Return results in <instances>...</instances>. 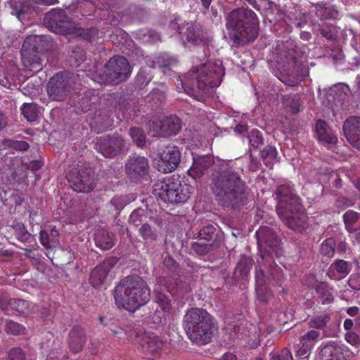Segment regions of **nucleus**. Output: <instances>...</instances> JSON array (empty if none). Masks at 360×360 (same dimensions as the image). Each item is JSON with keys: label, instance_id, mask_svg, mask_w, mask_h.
Listing matches in <instances>:
<instances>
[{"label": "nucleus", "instance_id": "f257e3e1", "mask_svg": "<svg viewBox=\"0 0 360 360\" xmlns=\"http://www.w3.org/2000/svg\"><path fill=\"white\" fill-rule=\"evenodd\" d=\"M224 75L221 60L214 59L202 63L200 68H193L182 77H179L181 89L188 95L195 96V91L208 94L209 89L217 87Z\"/></svg>", "mask_w": 360, "mask_h": 360}, {"label": "nucleus", "instance_id": "f03ea898", "mask_svg": "<svg viewBox=\"0 0 360 360\" xmlns=\"http://www.w3.org/2000/svg\"><path fill=\"white\" fill-rule=\"evenodd\" d=\"M278 200L277 213L280 219L291 229L302 231L306 227V215L302 212L300 198L290 184L280 185L276 191Z\"/></svg>", "mask_w": 360, "mask_h": 360}, {"label": "nucleus", "instance_id": "7ed1b4c3", "mask_svg": "<svg viewBox=\"0 0 360 360\" xmlns=\"http://www.w3.org/2000/svg\"><path fill=\"white\" fill-rule=\"evenodd\" d=\"M114 299L119 308L134 311L148 302L150 290L140 276H127L115 287Z\"/></svg>", "mask_w": 360, "mask_h": 360}, {"label": "nucleus", "instance_id": "20e7f679", "mask_svg": "<svg viewBox=\"0 0 360 360\" xmlns=\"http://www.w3.org/2000/svg\"><path fill=\"white\" fill-rule=\"evenodd\" d=\"M258 19L256 14L248 8H238L227 17L226 27L229 37L235 44L248 43L257 36Z\"/></svg>", "mask_w": 360, "mask_h": 360}, {"label": "nucleus", "instance_id": "39448f33", "mask_svg": "<svg viewBox=\"0 0 360 360\" xmlns=\"http://www.w3.org/2000/svg\"><path fill=\"white\" fill-rule=\"evenodd\" d=\"M212 190L219 203L234 207L243 198L245 185L237 174L224 170L213 179Z\"/></svg>", "mask_w": 360, "mask_h": 360}, {"label": "nucleus", "instance_id": "423d86ee", "mask_svg": "<svg viewBox=\"0 0 360 360\" xmlns=\"http://www.w3.org/2000/svg\"><path fill=\"white\" fill-rule=\"evenodd\" d=\"M184 325L189 339L198 345L209 343L216 330L213 319L202 309L188 311L184 317Z\"/></svg>", "mask_w": 360, "mask_h": 360}, {"label": "nucleus", "instance_id": "0eeeda50", "mask_svg": "<svg viewBox=\"0 0 360 360\" xmlns=\"http://www.w3.org/2000/svg\"><path fill=\"white\" fill-rule=\"evenodd\" d=\"M193 191L190 185L182 184L178 177H168L154 186V194L164 202L181 203L186 202Z\"/></svg>", "mask_w": 360, "mask_h": 360}, {"label": "nucleus", "instance_id": "6e6552de", "mask_svg": "<svg viewBox=\"0 0 360 360\" xmlns=\"http://www.w3.org/2000/svg\"><path fill=\"white\" fill-rule=\"evenodd\" d=\"M131 71V67L124 57L114 56L104 67L103 73L94 75L92 79L100 84H117L124 81L130 75Z\"/></svg>", "mask_w": 360, "mask_h": 360}, {"label": "nucleus", "instance_id": "1a4fd4ad", "mask_svg": "<svg viewBox=\"0 0 360 360\" xmlns=\"http://www.w3.org/2000/svg\"><path fill=\"white\" fill-rule=\"evenodd\" d=\"M44 22L53 32L75 36L82 34L79 27H76L74 22L66 19L63 11H52L46 13Z\"/></svg>", "mask_w": 360, "mask_h": 360}, {"label": "nucleus", "instance_id": "9d476101", "mask_svg": "<svg viewBox=\"0 0 360 360\" xmlns=\"http://www.w3.org/2000/svg\"><path fill=\"white\" fill-rule=\"evenodd\" d=\"M42 40L41 36H29L27 37L22 46L21 56L22 62L25 67L32 71H39L41 69L39 58L37 57V52L39 48V43Z\"/></svg>", "mask_w": 360, "mask_h": 360}, {"label": "nucleus", "instance_id": "9b49d317", "mask_svg": "<svg viewBox=\"0 0 360 360\" xmlns=\"http://www.w3.org/2000/svg\"><path fill=\"white\" fill-rule=\"evenodd\" d=\"M181 153L173 145L165 146L155 160L158 170L162 173L172 172L180 162Z\"/></svg>", "mask_w": 360, "mask_h": 360}, {"label": "nucleus", "instance_id": "f8f14e48", "mask_svg": "<svg viewBox=\"0 0 360 360\" xmlns=\"http://www.w3.org/2000/svg\"><path fill=\"white\" fill-rule=\"evenodd\" d=\"M71 82L72 79L68 78L66 74H56L49 80L47 85V93L49 98L53 101L65 99L70 90L73 89Z\"/></svg>", "mask_w": 360, "mask_h": 360}, {"label": "nucleus", "instance_id": "ddd939ff", "mask_svg": "<svg viewBox=\"0 0 360 360\" xmlns=\"http://www.w3.org/2000/svg\"><path fill=\"white\" fill-rule=\"evenodd\" d=\"M126 143L121 136L101 137L96 143V149L104 157L112 158L124 150Z\"/></svg>", "mask_w": 360, "mask_h": 360}, {"label": "nucleus", "instance_id": "4468645a", "mask_svg": "<svg viewBox=\"0 0 360 360\" xmlns=\"http://www.w3.org/2000/svg\"><path fill=\"white\" fill-rule=\"evenodd\" d=\"M271 277L266 278L264 271L257 269L255 273L256 292L257 295L262 294L266 289V285H281L283 278L281 269L276 265H271Z\"/></svg>", "mask_w": 360, "mask_h": 360}, {"label": "nucleus", "instance_id": "2eb2a0df", "mask_svg": "<svg viewBox=\"0 0 360 360\" xmlns=\"http://www.w3.org/2000/svg\"><path fill=\"white\" fill-rule=\"evenodd\" d=\"M353 356V352L347 346L333 342L320 349L318 360H349Z\"/></svg>", "mask_w": 360, "mask_h": 360}, {"label": "nucleus", "instance_id": "dca6fc26", "mask_svg": "<svg viewBox=\"0 0 360 360\" xmlns=\"http://www.w3.org/2000/svg\"><path fill=\"white\" fill-rule=\"evenodd\" d=\"M68 180L72 189L78 193H89L94 188V183L89 172L70 171L68 174Z\"/></svg>", "mask_w": 360, "mask_h": 360}, {"label": "nucleus", "instance_id": "f3484780", "mask_svg": "<svg viewBox=\"0 0 360 360\" xmlns=\"http://www.w3.org/2000/svg\"><path fill=\"white\" fill-rule=\"evenodd\" d=\"M137 342L140 345L143 352L151 354L155 360L162 354L164 343L156 335L144 333L137 337Z\"/></svg>", "mask_w": 360, "mask_h": 360}, {"label": "nucleus", "instance_id": "a211bd4d", "mask_svg": "<svg viewBox=\"0 0 360 360\" xmlns=\"http://www.w3.org/2000/svg\"><path fill=\"white\" fill-rule=\"evenodd\" d=\"M148 170V160L142 156L130 157L126 164V172L132 180L140 179L147 174Z\"/></svg>", "mask_w": 360, "mask_h": 360}, {"label": "nucleus", "instance_id": "6ab92c4d", "mask_svg": "<svg viewBox=\"0 0 360 360\" xmlns=\"http://www.w3.org/2000/svg\"><path fill=\"white\" fill-rule=\"evenodd\" d=\"M180 120L174 115L162 117L160 128L151 129L152 136H169L176 134L181 129Z\"/></svg>", "mask_w": 360, "mask_h": 360}, {"label": "nucleus", "instance_id": "aec40b11", "mask_svg": "<svg viewBox=\"0 0 360 360\" xmlns=\"http://www.w3.org/2000/svg\"><path fill=\"white\" fill-rule=\"evenodd\" d=\"M343 131L347 140L360 150V117H351L344 123Z\"/></svg>", "mask_w": 360, "mask_h": 360}, {"label": "nucleus", "instance_id": "412c9836", "mask_svg": "<svg viewBox=\"0 0 360 360\" xmlns=\"http://www.w3.org/2000/svg\"><path fill=\"white\" fill-rule=\"evenodd\" d=\"M184 45L187 48L203 46L207 43L208 39L201 36L199 30L191 24H187L186 32L181 36Z\"/></svg>", "mask_w": 360, "mask_h": 360}, {"label": "nucleus", "instance_id": "4be33fe9", "mask_svg": "<svg viewBox=\"0 0 360 360\" xmlns=\"http://www.w3.org/2000/svg\"><path fill=\"white\" fill-rule=\"evenodd\" d=\"M112 267V261L105 260L97 266L90 274V283L94 288L101 286L107 279V276Z\"/></svg>", "mask_w": 360, "mask_h": 360}, {"label": "nucleus", "instance_id": "5701e85b", "mask_svg": "<svg viewBox=\"0 0 360 360\" xmlns=\"http://www.w3.org/2000/svg\"><path fill=\"white\" fill-rule=\"evenodd\" d=\"M213 162L212 157L210 155L193 157V163L188 170V174L193 179L202 176L205 171L212 165Z\"/></svg>", "mask_w": 360, "mask_h": 360}, {"label": "nucleus", "instance_id": "b1692460", "mask_svg": "<svg viewBox=\"0 0 360 360\" xmlns=\"http://www.w3.org/2000/svg\"><path fill=\"white\" fill-rule=\"evenodd\" d=\"M89 122L91 128L97 133L110 128L113 124V120L110 115L108 113H102L101 112H98L96 116L91 117Z\"/></svg>", "mask_w": 360, "mask_h": 360}, {"label": "nucleus", "instance_id": "393cba45", "mask_svg": "<svg viewBox=\"0 0 360 360\" xmlns=\"http://www.w3.org/2000/svg\"><path fill=\"white\" fill-rule=\"evenodd\" d=\"M349 273V268L347 262L340 259L334 262L329 267L328 276L333 280L339 281L345 278Z\"/></svg>", "mask_w": 360, "mask_h": 360}, {"label": "nucleus", "instance_id": "a878e982", "mask_svg": "<svg viewBox=\"0 0 360 360\" xmlns=\"http://www.w3.org/2000/svg\"><path fill=\"white\" fill-rule=\"evenodd\" d=\"M316 130L318 139L322 143L330 144L336 142V136L328 127V125L325 121L321 120H318L316 124Z\"/></svg>", "mask_w": 360, "mask_h": 360}, {"label": "nucleus", "instance_id": "bb28decb", "mask_svg": "<svg viewBox=\"0 0 360 360\" xmlns=\"http://www.w3.org/2000/svg\"><path fill=\"white\" fill-rule=\"evenodd\" d=\"M256 235L259 245L265 243L271 248H276L278 245L279 241L278 238L269 228H260L257 231Z\"/></svg>", "mask_w": 360, "mask_h": 360}, {"label": "nucleus", "instance_id": "cd10ccee", "mask_svg": "<svg viewBox=\"0 0 360 360\" xmlns=\"http://www.w3.org/2000/svg\"><path fill=\"white\" fill-rule=\"evenodd\" d=\"M95 243L102 250H109L114 245V238L103 229L96 231L94 236Z\"/></svg>", "mask_w": 360, "mask_h": 360}, {"label": "nucleus", "instance_id": "c85d7f7f", "mask_svg": "<svg viewBox=\"0 0 360 360\" xmlns=\"http://www.w3.org/2000/svg\"><path fill=\"white\" fill-rule=\"evenodd\" d=\"M315 12L321 20L335 19L338 16V11L330 4H316Z\"/></svg>", "mask_w": 360, "mask_h": 360}, {"label": "nucleus", "instance_id": "c756f323", "mask_svg": "<svg viewBox=\"0 0 360 360\" xmlns=\"http://www.w3.org/2000/svg\"><path fill=\"white\" fill-rule=\"evenodd\" d=\"M85 343V337L82 330L74 329L70 333V347L74 352H78Z\"/></svg>", "mask_w": 360, "mask_h": 360}, {"label": "nucleus", "instance_id": "7c9ffc66", "mask_svg": "<svg viewBox=\"0 0 360 360\" xmlns=\"http://www.w3.org/2000/svg\"><path fill=\"white\" fill-rule=\"evenodd\" d=\"M157 61H153L150 65L151 68H167L176 65L177 60L174 57L169 56L167 53H162L156 58Z\"/></svg>", "mask_w": 360, "mask_h": 360}, {"label": "nucleus", "instance_id": "2f4dec72", "mask_svg": "<svg viewBox=\"0 0 360 360\" xmlns=\"http://www.w3.org/2000/svg\"><path fill=\"white\" fill-rule=\"evenodd\" d=\"M18 72L17 68L12 65L9 72L4 74L2 67L0 66V84L3 86L9 88L11 83L16 82L15 73Z\"/></svg>", "mask_w": 360, "mask_h": 360}, {"label": "nucleus", "instance_id": "473e14b6", "mask_svg": "<svg viewBox=\"0 0 360 360\" xmlns=\"http://www.w3.org/2000/svg\"><path fill=\"white\" fill-rule=\"evenodd\" d=\"M10 304L15 310L22 314L31 312L34 309V305L28 301L20 299L11 300Z\"/></svg>", "mask_w": 360, "mask_h": 360}, {"label": "nucleus", "instance_id": "72a5a7b5", "mask_svg": "<svg viewBox=\"0 0 360 360\" xmlns=\"http://www.w3.org/2000/svg\"><path fill=\"white\" fill-rule=\"evenodd\" d=\"M261 155L265 165L271 166L276 162L277 150L271 146H266L262 151Z\"/></svg>", "mask_w": 360, "mask_h": 360}, {"label": "nucleus", "instance_id": "f704fd0d", "mask_svg": "<svg viewBox=\"0 0 360 360\" xmlns=\"http://www.w3.org/2000/svg\"><path fill=\"white\" fill-rule=\"evenodd\" d=\"M22 114L29 122H34L38 117L37 107L33 103H24L21 108Z\"/></svg>", "mask_w": 360, "mask_h": 360}, {"label": "nucleus", "instance_id": "c9c22d12", "mask_svg": "<svg viewBox=\"0 0 360 360\" xmlns=\"http://www.w3.org/2000/svg\"><path fill=\"white\" fill-rule=\"evenodd\" d=\"M319 337V333L312 330L303 335L300 340L301 344L309 349H312Z\"/></svg>", "mask_w": 360, "mask_h": 360}, {"label": "nucleus", "instance_id": "e433bc0d", "mask_svg": "<svg viewBox=\"0 0 360 360\" xmlns=\"http://www.w3.org/2000/svg\"><path fill=\"white\" fill-rule=\"evenodd\" d=\"M93 91H89L80 99V107L83 112L90 110L91 105L95 104L98 98L97 96L92 94Z\"/></svg>", "mask_w": 360, "mask_h": 360}, {"label": "nucleus", "instance_id": "4c0bfd02", "mask_svg": "<svg viewBox=\"0 0 360 360\" xmlns=\"http://www.w3.org/2000/svg\"><path fill=\"white\" fill-rule=\"evenodd\" d=\"M335 242L333 238L324 240L320 247V252L323 255L331 257L334 255Z\"/></svg>", "mask_w": 360, "mask_h": 360}, {"label": "nucleus", "instance_id": "58836bf2", "mask_svg": "<svg viewBox=\"0 0 360 360\" xmlns=\"http://www.w3.org/2000/svg\"><path fill=\"white\" fill-rule=\"evenodd\" d=\"M252 266V259L247 256L241 257L238 265L236 271H239L241 274L246 275L250 270Z\"/></svg>", "mask_w": 360, "mask_h": 360}, {"label": "nucleus", "instance_id": "ea45409f", "mask_svg": "<svg viewBox=\"0 0 360 360\" xmlns=\"http://www.w3.org/2000/svg\"><path fill=\"white\" fill-rule=\"evenodd\" d=\"M330 290L326 283H321L317 287V292L322 296L323 303H329L333 301V295Z\"/></svg>", "mask_w": 360, "mask_h": 360}, {"label": "nucleus", "instance_id": "a19ab883", "mask_svg": "<svg viewBox=\"0 0 360 360\" xmlns=\"http://www.w3.org/2000/svg\"><path fill=\"white\" fill-rule=\"evenodd\" d=\"M155 292L157 294V303L159 305V307L165 312L167 313L169 312L170 308H171V303L168 297L162 294V292H159L158 290V288L155 289Z\"/></svg>", "mask_w": 360, "mask_h": 360}, {"label": "nucleus", "instance_id": "79ce46f5", "mask_svg": "<svg viewBox=\"0 0 360 360\" xmlns=\"http://www.w3.org/2000/svg\"><path fill=\"white\" fill-rule=\"evenodd\" d=\"M130 136L133 141L139 147H142L146 143V136L139 128H131Z\"/></svg>", "mask_w": 360, "mask_h": 360}, {"label": "nucleus", "instance_id": "37998d69", "mask_svg": "<svg viewBox=\"0 0 360 360\" xmlns=\"http://www.w3.org/2000/svg\"><path fill=\"white\" fill-rule=\"evenodd\" d=\"M139 233L143 238L146 240H155L157 238V234L154 232L151 227L147 224H144L141 229H139Z\"/></svg>", "mask_w": 360, "mask_h": 360}, {"label": "nucleus", "instance_id": "c03bdc74", "mask_svg": "<svg viewBox=\"0 0 360 360\" xmlns=\"http://www.w3.org/2000/svg\"><path fill=\"white\" fill-rule=\"evenodd\" d=\"M5 330L7 333L20 335L24 333L25 328L16 322L10 321L6 323Z\"/></svg>", "mask_w": 360, "mask_h": 360}, {"label": "nucleus", "instance_id": "a18cd8bd", "mask_svg": "<svg viewBox=\"0 0 360 360\" xmlns=\"http://www.w3.org/2000/svg\"><path fill=\"white\" fill-rule=\"evenodd\" d=\"M250 145L255 148H258L262 144V137L260 132L257 130H252L248 136Z\"/></svg>", "mask_w": 360, "mask_h": 360}, {"label": "nucleus", "instance_id": "49530a36", "mask_svg": "<svg viewBox=\"0 0 360 360\" xmlns=\"http://www.w3.org/2000/svg\"><path fill=\"white\" fill-rule=\"evenodd\" d=\"M128 203V201L126 200L124 196H115L112 198L110 202V205L114 207V210L116 211H120L122 210L125 205Z\"/></svg>", "mask_w": 360, "mask_h": 360}, {"label": "nucleus", "instance_id": "de8ad7c7", "mask_svg": "<svg viewBox=\"0 0 360 360\" xmlns=\"http://www.w3.org/2000/svg\"><path fill=\"white\" fill-rule=\"evenodd\" d=\"M358 216L356 212L351 210L346 212L344 214V221L349 231H352L350 226L357 221Z\"/></svg>", "mask_w": 360, "mask_h": 360}, {"label": "nucleus", "instance_id": "09e8293b", "mask_svg": "<svg viewBox=\"0 0 360 360\" xmlns=\"http://www.w3.org/2000/svg\"><path fill=\"white\" fill-rule=\"evenodd\" d=\"M269 360H292V356L288 349H284L281 353H271Z\"/></svg>", "mask_w": 360, "mask_h": 360}, {"label": "nucleus", "instance_id": "8fccbe9b", "mask_svg": "<svg viewBox=\"0 0 360 360\" xmlns=\"http://www.w3.org/2000/svg\"><path fill=\"white\" fill-rule=\"evenodd\" d=\"M8 359L9 360H25V354L22 350V349L18 347H15L11 349L8 352Z\"/></svg>", "mask_w": 360, "mask_h": 360}, {"label": "nucleus", "instance_id": "3c124183", "mask_svg": "<svg viewBox=\"0 0 360 360\" xmlns=\"http://www.w3.org/2000/svg\"><path fill=\"white\" fill-rule=\"evenodd\" d=\"M39 240L41 244L46 248H51L54 246L50 235L46 231H40Z\"/></svg>", "mask_w": 360, "mask_h": 360}, {"label": "nucleus", "instance_id": "603ef678", "mask_svg": "<svg viewBox=\"0 0 360 360\" xmlns=\"http://www.w3.org/2000/svg\"><path fill=\"white\" fill-rule=\"evenodd\" d=\"M345 340L352 345H360V335L353 331H347L345 334Z\"/></svg>", "mask_w": 360, "mask_h": 360}, {"label": "nucleus", "instance_id": "864d4df0", "mask_svg": "<svg viewBox=\"0 0 360 360\" xmlns=\"http://www.w3.org/2000/svg\"><path fill=\"white\" fill-rule=\"evenodd\" d=\"M284 104L286 106V108H288L289 110L292 113H296L299 110V102L298 101H295L294 98H288L284 101Z\"/></svg>", "mask_w": 360, "mask_h": 360}, {"label": "nucleus", "instance_id": "5fc2aeb1", "mask_svg": "<svg viewBox=\"0 0 360 360\" xmlns=\"http://www.w3.org/2000/svg\"><path fill=\"white\" fill-rule=\"evenodd\" d=\"M348 284L349 287L354 290H360V274H352L350 276Z\"/></svg>", "mask_w": 360, "mask_h": 360}, {"label": "nucleus", "instance_id": "6e6d98bb", "mask_svg": "<svg viewBox=\"0 0 360 360\" xmlns=\"http://www.w3.org/2000/svg\"><path fill=\"white\" fill-rule=\"evenodd\" d=\"M326 323V318L322 316H319L317 318L314 319L311 321V326L312 327L321 328L325 326Z\"/></svg>", "mask_w": 360, "mask_h": 360}, {"label": "nucleus", "instance_id": "4d7b16f0", "mask_svg": "<svg viewBox=\"0 0 360 360\" xmlns=\"http://www.w3.org/2000/svg\"><path fill=\"white\" fill-rule=\"evenodd\" d=\"M141 213L139 210L134 211L129 217L130 221L136 226L139 225V223L141 221Z\"/></svg>", "mask_w": 360, "mask_h": 360}, {"label": "nucleus", "instance_id": "13d9d810", "mask_svg": "<svg viewBox=\"0 0 360 360\" xmlns=\"http://www.w3.org/2000/svg\"><path fill=\"white\" fill-rule=\"evenodd\" d=\"M311 351V349L302 345L301 347L297 350V354L300 358L305 359L309 356Z\"/></svg>", "mask_w": 360, "mask_h": 360}, {"label": "nucleus", "instance_id": "bf43d9fd", "mask_svg": "<svg viewBox=\"0 0 360 360\" xmlns=\"http://www.w3.org/2000/svg\"><path fill=\"white\" fill-rule=\"evenodd\" d=\"M161 127V119L158 120L150 121L148 124V134L151 136L150 129L155 128H160Z\"/></svg>", "mask_w": 360, "mask_h": 360}, {"label": "nucleus", "instance_id": "052dcab7", "mask_svg": "<svg viewBox=\"0 0 360 360\" xmlns=\"http://www.w3.org/2000/svg\"><path fill=\"white\" fill-rule=\"evenodd\" d=\"M50 236H51V241L53 244V245L55 246L59 241L58 240V238H59V232L58 231L53 228L51 229V234H50Z\"/></svg>", "mask_w": 360, "mask_h": 360}, {"label": "nucleus", "instance_id": "680f3d73", "mask_svg": "<svg viewBox=\"0 0 360 360\" xmlns=\"http://www.w3.org/2000/svg\"><path fill=\"white\" fill-rule=\"evenodd\" d=\"M343 326L346 330L352 331L351 329L352 328L353 326V321L350 319H345L344 321Z\"/></svg>", "mask_w": 360, "mask_h": 360}, {"label": "nucleus", "instance_id": "e2e57ef3", "mask_svg": "<svg viewBox=\"0 0 360 360\" xmlns=\"http://www.w3.org/2000/svg\"><path fill=\"white\" fill-rule=\"evenodd\" d=\"M236 356L233 353H231V352H227V353L224 354L221 357V360H236Z\"/></svg>", "mask_w": 360, "mask_h": 360}, {"label": "nucleus", "instance_id": "0e129e2a", "mask_svg": "<svg viewBox=\"0 0 360 360\" xmlns=\"http://www.w3.org/2000/svg\"><path fill=\"white\" fill-rule=\"evenodd\" d=\"M247 130L246 125L243 124H237L234 129L235 132L238 134H242Z\"/></svg>", "mask_w": 360, "mask_h": 360}, {"label": "nucleus", "instance_id": "69168bd1", "mask_svg": "<svg viewBox=\"0 0 360 360\" xmlns=\"http://www.w3.org/2000/svg\"><path fill=\"white\" fill-rule=\"evenodd\" d=\"M358 312L359 308L356 307H352L347 309V314L352 316H356L358 314Z\"/></svg>", "mask_w": 360, "mask_h": 360}, {"label": "nucleus", "instance_id": "338daca9", "mask_svg": "<svg viewBox=\"0 0 360 360\" xmlns=\"http://www.w3.org/2000/svg\"><path fill=\"white\" fill-rule=\"evenodd\" d=\"M27 12V9L25 6L20 8L18 11H16L15 13L12 12L13 14L15 15L17 18L20 20L21 15Z\"/></svg>", "mask_w": 360, "mask_h": 360}, {"label": "nucleus", "instance_id": "774afa93", "mask_svg": "<svg viewBox=\"0 0 360 360\" xmlns=\"http://www.w3.org/2000/svg\"><path fill=\"white\" fill-rule=\"evenodd\" d=\"M151 96L153 98H158L160 101L165 98V96L161 93H160L159 91H153L152 92Z\"/></svg>", "mask_w": 360, "mask_h": 360}]
</instances>
